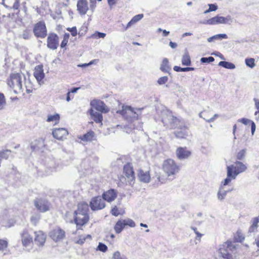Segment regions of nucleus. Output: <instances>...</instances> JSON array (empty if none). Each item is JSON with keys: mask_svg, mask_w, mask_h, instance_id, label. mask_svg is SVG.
Segmentation results:
<instances>
[{"mask_svg": "<svg viewBox=\"0 0 259 259\" xmlns=\"http://www.w3.org/2000/svg\"><path fill=\"white\" fill-rule=\"evenodd\" d=\"M34 204L37 210L41 212L48 211L50 207V203L47 200L42 198L36 199Z\"/></svg>", "mask_w": 259, "mask_h": 259, "instance_id": "1a4fd4ad", "label": "nucleus"}, {"mask_svg": "<svg viewBox=\"0 0 259 259\" xmlns=\"http://www.w3.org/2000/svg\"><path fill=\"white\" fill-rule=\"evenodd\" d=\"M44 165L46 168V172L48 174L56 171L58 167V165L54 158L52 157H46L44 160Z\"/></svg>", "mask_w": 259, "mask_h": 259, "instance_id": "9d476101", "label": "nucleus"}, {"mask_svg": "<svg viewBox=\"0 0 259 259\" xmlns=\"http://www.w3.org/2000/svg\"><path fill=\"white\" fill-rule=\"evenodd\" d=\"M227 169H231L232 174L237 177L239 174L245 171L247 167L242 162L236 161L233 164L228 166Z\"/></svg>", "mask_w": 259, "mask_h": 259, "instance_id": "0eeeda50", "label": "nucleus"}, {"mask_svg": "<svg viewBox=\"0 0 259 259\" xmlns=\"http://www.w3.org/2000/svg\"><path fill=\"white\" fill-rule=\"evenodd\" d=\"M89 205L87 202H82L78 204L77 209L76 210L75 213H82V214L86 215H89Z\"/></svg>", "mask_w": 259, "mask_h": 259, "instance_id": "b1692460", "label": "nucleus"}, {"mask_svg": "<svg viewBox=\"0 0 259 259\" xmlns=\"http://www.w3.org/2000/svg\"><path fill=\"white\" fill-rule=\"evenodd\" d=\"M123 171L125 176L129 181L132 182L135 180V172L133 167L130 163L126 164L124 166Z\"/></svg>", "mask_w": 259, "mask_h": 259, "instance_id": "aec40b11", "label": "nucleus"}, {"mask_svg": "<svg viewBox=\"0 0 259 259\" xmlns=\"http://www.w3.org/2000/svg\"><path fill=\"white\" fill-rule=\"evenodd\" d=\"M53 137L59 140H63L66 138L68 133L67 130L65 128H58L54 129L52 132Z\"/></svg>", "mask_w": 259, "mask_h": 259, "instance_id": "a211bd4d", "label": "nucleus"}, {"mask_svg": "<svg viewBox=\"0 0 259 259\" xmlns=\"http://www.w3.org/2000/svg\"><path fill=\"white\" fill-rule=\"evenodd\" d=\"M21 236L22 243L24 246H28L32 243V237L29 234L27 230H23Z\"/></svg>", "mask_w": 259, "mask_h": 259, "instance_id": "412c9836", "label": "nucleus"}, {"mask_svg": "<svg viewBox=\"0 0 259 259\" xmlns=\"http://www.w3.org/2000/svg\"><path fill=\"white\" fill-rule=\"evenodd\" d=\"M117 195V191L113 189H110L107 191L104 192L102 194V198L104 201H106L108 202H111L115 200Z\"/></svg>", "mask_w": 259, "mask_h": 259, "instance_id": "f3484780", "label": "nucleus"}, {"mask_svg": "<svg viewBox=\"0 0 259 259\" xmlns=\"http://www.w3.org/2000/svg\"><path fill=\"white\" fill-rule=\"evenodd\" d=\"M246 153V150L242 149L239 151L236 155L237 159L238 160H242L245 157Z\"/></svg>", "mask_w": 259, "mask_h": 259, "instance_id": "09e8293b", "label": "nucleus"}, {"mask_svg": "<svg viewBox=\"0 0 259 259\" xmlns=\"http://www.w3.org/2000/svg\"><path fill=\"white\" fill-rule=\"evenodd\" d=\"M218 36H217V35H214L211 37H210L209 38H207V41L208 42H213V41H214L215 40H219L218 37Z\"/></svg>", "mask_w": 259, "mask_h": 259, "instance_id": "e2e57ef3", "label": "nucleus"}, {"mask_svg": "<svg viewBox=\"0 0 259 259\" xmlns=\"http://www.w3.org/2000/svg\"><path fill=\"white\" fill-rule=\"evenodd\" d=\"M35 242L39 246L44 245L46 240V235L42 231L35 232Z\"/></svg>", "mask_w": 259, "mask_h": 259, "instance_id": "4be33fe9", "label": "nucleus"}, {"mask_svg": "<svg viewBox=\"0 0 259 259\" xmlns=\"http://www.w3.org/2000/svg\"><path fill=\"white\" fill-rule=\"evenodd\" d=\"M92 237L90 235H82L79 236V238L76 241V243L78 244H82L84 243V241L86 239H91Z\"/></svg>", "mask_w": 259, "mask_h": 259, "instance_id": "4c0bfd02", "label": "nucleus"}, {"mask_svg": "<svg viewBox=\"0 0 259 259\" xmlns=\"http://www.w3.org/2000/svg\"><path fill=\"white\" fill-rule=\"evenodd\" d=\"M90 105L97 110L101 112L107 113L109 111V109L104 102L100 100L94 99L92 100Z\"/></svg>", "mask_w": 259, "mask_h": 259, "instance_id": "4468645a", "label": "nucleus"}, {"mask_svg": "<svg viewBox=\"0 0 259 259\" xmlns=\"http://www.w3.org/2000/svg\"><path fill=\"white\" fill-rule=\"evenodd\" d=\"M33 32H47L45 23L40 21L34 25Z\"/></svg>", "mask_w": 259, "mask_h": 259, "instance_id": "cd10ccee", "label": "nucleus"}, {"mask_svg": "<svg viewBox=\"0 0 259 259\" xmlns=\"http://www.w3.org/2000/svg\"><path fill=\"white\" fill-rule=\"evenodd\" d=\"M124 227L125 225L123 220H119L116 222L114 226V230L116 233L119 234L123 230Z\"/></svg>", "mask_w": 259, "mask_h": 259, "instance_id": "72a5a7b5", "label": "nucleus"}, {"mask_svg": "<svg viewBox=\"0 0 259 259\" xmlns=\"http://www.w3.org/2000/svg\"><path fill=\"white\" fill-rule=\"evenodd\" d=\"M90 206L92 210H101L105 207V203L100 196L93 197L90 202Z\"/></svg>", "mask_w": 259, "mask_h": 259, "instance_id": "6e6552de", "label": "nucleus"}, {"mask_svg": "<svg viewBox=\"0 0 259 259\" xmlns=\"http://www.w3.org/2000/svg\"><path fill=\"white\" fill-rule=\"evenodd\" d=\"M11 154V151L10 150H1L0 158L7 159Z\"/></svg>", "mask_w": 259, "mask_h": 259, "instance_id": "ea45409f", "label": "nucleus"}, {"mask_svg": "<svg viewBox=\"0 0 259 259\" xmlns=\"http://www.w3.org/2000/svg\"><path fill=\"white\" fill-rule=\"evenodd\" d=\"M236 250V245L232 241H227L221 245L219 248L220 259H234L233 254Z\"/></svg>", "mask_w": 259, "mask_h": 259, "instance_id": "20e7f679", "label": "nucleus"}, {"mask_svg": "<svg viewBox=\"0 0 259 259\" xmlns=\"http://www.w3.org/2000/svg\"><path fill=\"white\" fill-rule=\"evenodd\" d=\"M162 169L167 178L174 180L176 175L179 172L180 166L172 159L168 158L163 161Z\"/></svg>", "mask_w": 259, "mask_h": 259, "instance_id": "7ed1b4c3", "label": "nucleus"}, {"mask_svg": "<svg viewBox=\"0 0 259 259\" xmlns=\"http://www.w3.org/2000/svg\"><path fill=\"white\" fill-rule=\"evenodd\" d=\"M8 241L5 239H0V250H4L8 247Z\"/></svg>", "mask_w": 259, "mask_h": 259, "instance_id": "8fccbe9b", "label": "nucleus"}, {"mask_svg": "<svg viewBox=\"0 0 259 259\" xmlns=\"http://www.w3.org/2000/svg\"><path fill=\"white\" fill-rule=\"evenodd\" d=\"M259 223V217H255L251 220V225L249 228V232H254L257 230L258 227V224Z\"/></svg>", "mask_w": 259, "mask_h": 259, "instance_id": "c756f323", "label": "nucleus"}, {"mask_svg": "<svg viewBox=\"0 0 259 259\" xmlns=\"http://www.w3.org/2000/svg\"><path fill=\"white\" fill-rule=\"evenodd\" d=\"M237 121L239 122H241V123L244 124V125L249 124L252 122V120H251L249 119L246 118H242L241 119H239L237 120Z\"/></svg>", "mask_w": 259, "mask_h": 259, "instance_id": "603ef678", "label": "nucleus"}, {"mask_svg": "<svg viewBox=\"0 0 259 259\" xmlns=\"http://www.w3.org/2000/svg\"><path fill=\"white\" fill-rule=\"evenodd\" d=\"M174 71L176 72H187V67L182 68L180 66H175L174 67Z\"/></svg>", "mask_w": 259, "mask_h": 259, "instance_id": "4d7b16f0", "label": "nucleus"}, {"mask_svg": "<svg viewBox=\"0 0 259 259\" xmlns=\"http://www.w3.org/2000/svg\"><path fill=\"white\" fill-rule=\"evenodd\" d=\"M69 37V33H65L63 37V39L61 43L60 47L61 48H63L67 45L68 39Z\"/></svg>", "mask_w": 259, "mask_h": 259, "instance_id": "37998d69", "label": "nucleus"}, {"mask_svg": "<svg viewBox=\"0 0 259 259\" xmlns=\"http://www.w3.org/2000/svg\"><path fill=\"white\" fill-rule=\"evenodd\" d=\"M182 64L184 66H190L191 64L190 57L187 51L183 55Z\"/></svg>", "mask_w": 259, "mask_h": 259, "instance_id": "2f4dec72", "label": "nucleus"}, {"mask_svg": "<svg viewBox=\"0 0 259 259\" xmlns=\"http://www.w3.org/2000/svg\"><path fill=\"white\" fill-rule=\"evenodd\" d=\"M143 17L144 15L142 14H140L135 16L134 17H133L131 20L127 23L126 27H130L132 25H134L137 22L141 20L143 18Z\"/></svg>", "mask_w": 259, "mask_h": 259, "instance_id": "f704fd0d", "label": "nucleus"}, {"mask_svg": "<svg viewBox=\"0 0 259 259\" xmlns=\"http://www.w3.org/2000/svg\"><path fill=\"white\" fill-rule=\"evenodd\" d=\"M19 7V0H15V2L13 5V8L17 10Z\"/></svg>", "mask_w": 259, "mask_h": 259, "instance_id": "338daca9", "label": "nucleus"}, {"mask_svg": "<svg viewBox=\"0 0 259 259\" xmlns=\"http://www.w3.org/2000/svg\"><path fill=\"white\" fill-rule=\"evenodd\" d=\"M236 177L232 174L231 169H227V177L223 182H222L221 185H223L224 187L228 185L232 180H235Z\"/></svg>", "mask_w": 259, "mask_h": 259, "instance_id": "bb28decb", "label": "nucleus"}, {"mask_svg": "<svg viewBox=\"0 0 259 259\" xmlns=\"http://www.w3.org/2000/svg\"><path fill=\"white\" fill-rule=\"evenodd\" d=\"M211 55H215V56L219 57L220 58H221L222 60H225L224 56L220 52H215L211 54Z\"/></svg>", "mask_w": 259, "mask_h": 259, "instance_id": "0e129e2a", "label": "nucleus"}, {"mask_svg": "<svg viewBox=\"0 0 259 259\" xmlns=\"http://www.w3.org/2000/svg\"><path fill=\"white\" fill-rule=\"evenodd\" d=\"M108 249L107 246L104 243L100 242L97 247V250L105 252Z\"/></svg>", "mask_w": 259, "mask_h": 259, "instance_id": "de8ad7c7", "label": "nucleus"}, {"mask_svg": "<svg viewBox=\"0 0 259 259\" xmlns=\"http://www.w3.org/2000/svg\"><path fill=\"white\" fill-rule=\"evenodd\" d=\"M40 219V214H36L32 215L31 217L30 221H31V223L33 225H36L39 222Z\"/></svg>", "mask_w": 259, "mask_h": 259, "instance_id": "79ce46f5", "label": "nucleus"}, {"mask_svg": "<svg viewBox=\"0 0 259 259\" xmlns=\"http://www.w3.org/2000/svg\"><path fill=\"white\" fill-rule=\"evenodd\" d=\"M95 137V133L93 131H90L87 133L80 137L79 139L83 141H92Z\"/></svg>", "mask_w": 259, "mask_h": 259, "instance_id": "7c9ffc66", "label": "nucleus"}, {"mask_svg": "<svg viewBox=\"0 0 259 259\" xmlns=\"http://www.w3.org/2000/svg\"><path fill=\"white\" fill-rule=\"evenodd\" d=\"M139 180L143 183H148L150 182L151 177L149 171H144L142 169H139L138 173Z\"/></svg>", "mask_w": 259, "mask_h": 259, "instance_id": "5701e85b", "label": "nucleus"}, {"mask_svg": "<svg viewBox=\"0 0 259 259\" xmlns=\"http://www.w3.org/2000/svg\"><path fill=\"white\" fill-rule=\"evenodd\" d=\"M59 37L56 33H50L47 38V47L51 50H56L59 46Z\"/></svg>", "mask_w": 259, "mask_h": 259, "instance_id": "ddd939ff", "label": "nucleus"}, {"mask_svg": "<svg viewBox=\"0 0 259 259\" xmlns=\"http://www.w3.org/2000/svg\"><path fill=\"white\" fill-rule=\"evenodd\" d=\"M77 9L80 15H85L89 10L87 0H78Z\"/></svg>", "mask_w": 259, "mask_h": 259, "instance_id": "6ab92c4d", "label": "nucleus"}, {"mask_svg": "<svg viewBox=\"0 0 259 259\" xmlns=\"http://www.w3.org/2000/svg\"><path fill=\"white\" fill-rule=\"evenodd\" d=\"M217 36L219 40H222L224 38H227V36L226 33H219L217 34Z\"/></svg>", "mask_w": 259, "mask_h": 259, "instance_id": "69168bd1", "label": "nucleus"}, {"mask_svg": "<svg viewBox=\"0 0 259 259\" xmlns=\"http://www.w3.org/2000/svg\"><path fill=\"white\" fill-rule=\"evenodd\" d=\"M219 117V115L218 114H215L213 116L208 119H206L203 118L206 122L208 123H210L213 122L217 118Z\"/></svg>", "mask_w": 259, "mask_h": 259, "instance_id": "680f3d73", "label": "nucleus"}, {"mask_svg": "<svg viewBox=\"0 0 259 259\" xmlns=\"http://www.w3.org/2000/svg\"><path fill=\"white\" fill-rule=\"evenodd\" d=\"M66 30V28L64 27L63 26L61 25H57L56 28V30L60 32V31H63L65 32Z\"/></svg>", "mask_w": 259, "mask_h": 259, "instance_id": "bf43d9fd", "label": "nucleus"}, {"mask_svg": "<svg viewBox=\"0 0 259 259\" xmlns=\"http://www.w3.org/2000/svg\"><path fill=\"white\" fill-rule=\"evenodd\" d=\"M218 65L222 66L225 68L229 69H234L236 67L235 65L233 63H232L231 62H229L224 61H220Z\"/></svg>", "mask_w": 259, "mask_h": 259, "instance_id": "c9c22d12", "label": "nucleus"}, {"mask_svg": "<svg viewBox=\"0 0 259 259\" xmlns=\"http://www.w3.org/2000/svg\"><path fill=\"white\" fill-rule=\"evenodd\" d=\"M214 61V58L212 57H202L200 59L201 63H209Z\"/></svg>", "mask_w": 259, "mask_h": 259, "instance_id": "c03bdc74", "label": "nucleus"}, {"mask_svg": "<svg viewBox=\"0 0 259 259\" xmlns=\"http://www.w3.org/2000/svg\"><path fill=\"white\" fill-rule=\"evenodd\" d=\"M161 121L166 128L172 129L177 128L174 134L177 138H185L188 136L189 128L183 119H179L174 116L167 109H163L160 114Z\"/></svg>", "mask_w": 259, "mask_h": 259, "instance_id": "f257e3e1", "label": "nucleus"}, {"mask_svg": "<svg viewBox=\"0 0 259 259\" xmlns=\"http://www.w3.org/2000/svg\"><path fill=\"white\" fill-rule=\"evenodd\" d=\"M124 210H119L116 206H114L111 210L110 213L111 214L115 217H117L119 214H123L124 213Z\"/></svg>", "mask_w": 259, "mask_h": 259, "instance_id": "58836bf2", "label": "nucleus"}, {"mask_svg": "<svg viewBox=\"0 0 259 259\" xmlns=\"http://www.w3.org/2000/svg\"><path fill=\"white\" fill-rule=\"evenodd\" d=\"M33 75L39 85H41L44 83L42 79L45 77V73L44 72L42 65H38L35 66L34 70Z\"/></svg>", "mask_w": 259, "mask_h": 259, "instance_id": "dca6fc26", "label": "nucleus"}, {"mask_svg": "<svg viewBox=\"0 0 259 259\" xmlns=\"http://www.w3.org/2000/svg\"><path fill=\"white\" fill-rule=\"evenodd\" d=\"M168 81V77L166 76H162L158 78L157 83L159 85H163L165 84Z\"/></svg>", "mask_w": 259, "mask_h": 259, "instance_id": "3c124183", "label": "nucleus"}, {"mask_svg": "<svg viewBox=\"0 0 259 259\" xmlns=\"http://www.w3.org/2000/svg\"><path fill=\"white\" fill-rule=\"evenodd\" d=\"M44 140L40 138L31 143V148L33 150H41L45 147Z\"/></svg>", "mask_w": 259, "mask_h": 259, "instance_id": "a878e982", "label": "nucleus"}, {"mask_svg": "<svg viewBox=\"0 0 259 259\" xmlns=\"http://www.w3.org/2000/svg\"><path fill=\"white\" fill-rule=\"evenodd\" d=\"M245 63L247 66L251 68H253L255 66V60L254 58H246L245 60Z\"/></svg>", "mask_w": 259, "mask_h": 259, "instance_id": "a19ab883", "label": "nucleus"}, {"mask_svg": "<svg viewBox=\"0 0 259 259\" xmlns=\"http://www.w3.org/2000/svg\"><path fill=\"white\" fill-rule=\"evenodd\" d=\"M60 120V115L58 113H56L54 115H49L48 116L47 121V122H55L57 123Z\"/></svg>", "mask_w": 259, "mask_h": 259, "instance_id": "e433bc0d", "label": "nucleus"}, {"mask_svg": "<svg viewBox=\"0 0 259 259\" xmlns=\"http://www.w3.org/2000/svg\"><path fill=\"white\" fill-rule=\"evenodd\" d=\"M90 113L95 122L98 123L102 122L103 116L101 113L95 112L93 109L90 110Z\"/></svg>", "mask_w": 259, "mask_h": 259, "instance_id": "c85d7f7f", "label": "nucleus"}, {"mask_svg": "<svg viewBox=\"0 0 259 259\" xmlns=\"http://www.w3.org/2000/svg\"><path fill=\"white\" fill-rule=\"evenodd\" d=\"M160 69L162 72H169L170 70V67L169 65L168 60L167 58H164L163 60Z\"/></svg>", "mask_w": 259, "mask_h": 259, "instance_id": "473e14b6", "label": "nucleus"}, {"mask_svg": "<svg viewBox=\"0 0 259 259\" xmlns=\"http://www.w3.org/2000/svg\"><path fill=\"white\" fill-rule=\"evenodd\" d=\"M140 109H134L130 106H122V109L116 111L117 113L121 114L123 117L128 122V124L125 125L126 133H130L132 129L137 128L141 130L142 126H136L135 123L138 121L139 112Z\"/></svg>", "mask_w": 259, "mask_h": 259, "instance_id": "f03ea898", "label": "nucleus"}, {"mask_svg": "<svg viewBox=\"0 0 259 259\" xmlns=\"http://www.w3.org/2000/svg\"><path fill=\"white\" fill-rule=\"evenodd\" d=\"M232 22V19L230 16H227V17L217 16L207 20L204 23L208 25L227 24H230Z\"/></svg>", "mask_w": 259, "mask_h": 259, "instance_id": "423d86ee", "label": "nucleus"}, {"mask_svg": "<svg viewBox=\"0 0 259 259\" xmlns=\"http://www.w3.org/2000/svg\"><path fill=\"white\" fill-rule=\"evenodd\" d=\"M208 6H209V9L205 11L204 12V14H207L210 12L215 11L218 8V7L216 4H208Z\"/></svg>", "mask_w": 259, "mask_h": 259, "instance_id": "a18cd8bd", "label": "nucleus"}, {"mask_svg": "<svg viewBox=\"0 0 259 259\" xmlns=\"http://www.w3.org/2000/svg\"><path fill=\"white\" fill-rule=\"evenodd\" d=\"M22 77L25 78V75L20 73H12L10 79L8 80V85L13 89L16 94L22 92Z\"/></svg>", "mask_w": 259, "mask_h": 259, "instance_id": "39448f33", "label": "nucleus"}, {"mask_svg": "<svg viewBox=\"0 0 259 259\" xmlns=\"http://www.w3.org/2000/svg\"><path fill=\"white\" fill-rule=\"evenodd\" d=\"M191 151L186 147H179L176 151L177 158L180 160L188 159L191 155Z\"/></svg>", "mask_w": 259, "mask_h": 259, "instance_id": "2eb2a0df", "label": "nucleus"}, {"mask_svg": "<svg viewBox=\"0 0 259 259\" xmlns=\"http://www.w3.org/2000/svg\"><path fill=\"white\" fill-rule=\"evenodd\" d=\"M6 104V100L4 95L0 93V108H2L3 106Z\"/></svg>", "mask_w": 259, "mask_h": 259, "instance_id": "6e6d98bb", "label": "nucleus"}, {"mask_svg": "<svg viewBox=\"0 0 259 259\" xmlns=\"http://www.w3.org/2000/svg\"><path fill=\"white\" fill-rule=\"evenodd\" d=\"M125 226H128L131 227H134L135 226V223L133 220L130 219H127L125 220H122Z\"/></svg>", "mask_w": 259, "mask_h": 259, "instance_id": "49530a36", "label": "nucleus"}, {"mask_svg": "<svg viewBox=\"0 0 259 259\" xmlns=\"http://www.w3.org/2000/svg\"><path fill=\"white\" fill-rule=\"evenodd\" d=\"M253 101L254 102V105L255 108L259 110V100L256 98L253 99Z\"/></svg>", "mask_w": 259, "mask_h": 259, "instance_id": "774afa93", "label": "nucleus"}, {"mask_svg": "<svg viewBox=\"0 0 259 259\" xmlns=\"http://www.w3.org/2000/svg\"><path fill=\"white\" fill-rule=\"evenodd\" d=\"M233 189L225 190L223 185H220L217 193V198L219 201H223L227 193L232 191Z\"/></svg>", "mask_w": 259, "mask_h": 259, "instance_id": "393cba45", "label": "nucleus"}, {"mask_svg": "<svg viewBox=\"0 0 259 259\" xmlns=\"http://www.w3.org/2000/svg\"><path fill=\"white\" fill-rule=\"evenodd\" d=\"M49 236L54 241L58 242L65 237V232L60 228L57 227L50 232Z\"/></svg>", "mask_w": 259, "mask_h": 259, "instance_id": "9b49d317", "label": "nucleus"}, {"mask_svg": "<svg viewBox=\"0 0 259 259\" xmlns=\"http://www.w3.org/2000/svg\"><path fill=\"white\" fill-rule=\"evenodd\" d=\"M90 8L92 11H94L96 8V0H90Z\"/></svg>", "mask_w": 259, "mask_h": 259, "instance_id": "052dcab7", "label": "nucleus"}, {"mask_svg": "<svg viewBox=\"0 0 259 259\" xmlns=\"http://www.w3.org/2000/svg\"><path fill=\"white\" fill-rule=\"evenodd\" d=\"M74 214V222L76 225L77 229H80L81 227L86 224L89 220V215H84L82 213H75Z\"/></svg>", "mask_w": 259, "mask_h": 259, "instance_id": "f8f14e48", "label": "nucleus"}, {"mask_svg": "<svg viewBox=\"0 0 259 259\" xmlns=\"http://www.w3.org/2000/svg\"><path fill=\"white\" fill-rule=\"evenodd\" d=\"M106 33H93L90 37L94 39L104 38L106 36Z\"/></svg>", "mask_w": 259, "mask_h": 259, "instance_id": "5fc2aeb1", "label": "nucleus"}, {"mask_svg": "<svg viewBox=\"0 0 259 259\" xmlns=\"http://www.w3.org/2000/svg\"><path fill=\"white\" fill-rule=\"evenodd\" d=\"M112 258L113 259H122L120 253L118 251H115L113 253Z\"/></svg>", "mask_w": 259, "mask_h": 259, "instance_id": "13d9d810", "label": "nucleus"}, {"mask_svg": "<svg viewBox=\"0 0 259 259\" xmlns=\"http://www.w3.org/2000/svg\"><path fill=\"white\" fill-rule=\"evenodd\" d=\"M191 229L192 230H193L194 232V233H195V234L196 235V239L197 240L198 238V240L200 241V238H201V237L202 236V234L200 233L198 231H197V229L195 227H193V226H191Z\"/></svg>", "mask_w": 259, "mask_h": 259, "instance_id": "864d4df0", "label": "nucleus"}]
</instances>
